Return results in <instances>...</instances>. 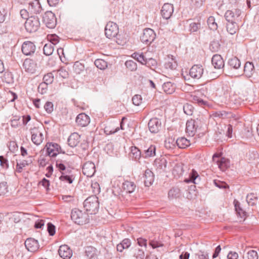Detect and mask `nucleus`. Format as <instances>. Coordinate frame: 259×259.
<instances>
[{
  "mask_svg": "<svg viewBox=\"0 0 259 259\" xmlns=\"http://www.w3.org/2000/svg\"><path fill=\"white\" fill-rule=\"evenodd\" d=\"M71 218L75 223L79 225L85 224L89 221V214L77 208H74L72 210Z\"/></svg>",
  "mask_w": 259,
  "mask_h": 259,
  "instance_id": "obj_1",
  "label": "nucleus"
},
{
  "mask_svg": "<svg viewBox=\"0 0 259 259\" xmlns=\"http://www.w3.org/2000/svg\"><path fill=\"white\" fill-rule=\"evenodd\" d=\"M83 206L91 214L96 213L99 207L98 198L95 195L89 197L84 200Z\"/></svg>",
  "mask_w": 259,
  "mask_h": 259,
  "instance_id": "obj_2",
  "label": "nucleus"
},
{
  "mask_svg": "<svg viewBox=\"0 0 259 259\" xmlns=\"http://www.w3.org/2000/svg\"><path fill=\"white\" fill-rule=\"evenodd\" d=\"M39 27V19L37 16H32L28 17L25 23V29L29 33L36 32Z\"/></svg>",
  "mask_w": 259,
  "mask_h": 259,
  "instance_id": "obj_3",
  "label": "nucleus"
},
{
  "mask_svg": "<svg viewBox=\"0 0 259 259\" xmlns=\"http://www.w3.org/2000/svg\"><path fill=\"white\" fill-rule=\"evenodd\" d=\"M42 20L46 26L49 28H54L57 24L55 15L51 11H47L44 14Z\"/></svg>",
  "mask_w": 259,
  "mask_h": 259,
  "instance_id": "obj_4",
  "label": "nucleus"
},
{
  "mask_svg": "<svg viewBox=\"0 0 259 259\" xmlns=\"http://www.w3.org/2000/svg\"><path fill=\"white\" fill-rule=\"evenodd\" d=\"M156 34L151 28H145L143 30L141 36V41L147 45L150 44L155 38Z\"/></svg>",
  "mask_w": 259,
  "mask_h": 259,
  "instance_id": "obj_5",
  "label": "nucleus"
},
{
  "mask_svg": "<svg viewBox=\"0 0 259 259\" xmlns=\"http://www.w3.org/2000/svg\"><path fill=\"white\" fill-rule=\"evenodd\" d=\"M118 33L117 24L112 22H109L105 28V34L107 37L112 38L115 37Z\"/></svg>",
  "mask_w": 259,
  "mask_h": 259,
  "instance_id": "obj_6",
  "label": "nucleus"
},
{
  "mask_svg": "<svg viewBox=\"0 0 259 259\" xmlns=\"http://www.w3.org/2000/svg\"><path fill=\"white\" fill-rule=\"evenodd\" d=\"M212 160L217 164L219 168L223 171H225L230 166L229 160L226 158L220 157L217 154L213 155Z\"/></svg>",
  "mask_w": 259,
  "mask_h": 259,
  "instance_id": "obj_7",
  "label": "nucleus"
},
{
  "mask_svg": "<svg viewBox=\"0 0 259 259\" xmlns=\"http://www.w3.org/2000/svg\"><path fill=\"white\" fill-rule=\"evenodd\" d=\"M241 12L239 9L227 10L225 14V17L228 22H237Z\"/></svg>",
  "mask_w": 259,
  "mask_h": 259,
  "instance_id": "obj_8",
  "label": "nucleus"
},
{
  "mask_svg": "<svg viewBox=\"0 0 259 259\" xmlns=\"http://www.w3.org/2000/svg\"><path fill=\"white\" fill-rule=\"evenodd\" d=\"M35 49L36 47L34 43L30 41L24 42L21 47L22 53L26 56H29L34 54Z\"/></svg>",
  "mask_w": 259,
  "mask_h": 259,
  "instance_id": "obj_9",
  "label": "nucleus"
},
{
  "mask_svg": "<svg viewBox=\"0 0 259 259\" xmlns=\"http://www.w3.org/2000/svg\"><path fill=\"white\" fill-rule=\"evenodd\" d=\"M148 127L152 133H157L161 128V120L158 118H151L148 122Z\"/></svg>",
  "mask_w": 259,
  "mask_h": 259,
  "instance_id": "obj_10",
  "label": "nucleus"
},
{
  "mask_svg": "<svg viewBox=\"0 0 259 259\" xmlns=\"http://www.w3.org/2000/svg\"><path fill=\"white\" fill-rule=\"evenodd\" d=\"M95 164L91 161L85 162L82 167V172L88 177H92L96 171Z\"/></svg>",
  "mask_w": 259,
  "mask_h": 259,
  "instance_id": "obj_11",
  "label": "nucleus"
},
{
  "mask_svg": "<svg viewBox=\"0 0 259 259\" xmlns=\"http://www.w3.org/2000/svg\"><path fill=\"white\" fill-rule=\"evenodd\" d=\"M198 121L193 119L188 120L186 123V132L191 137L194 136L198 127Z\"/></svg>",
  "mask_w": 259,
  "mask_h": 259,
  "instance_id": "obj_12",
  "label": "nucleus"
},
{
  "mask_svg": "<svg viewBox=\"0 0 259 259\" xmlns=\"http://www.w3.org/2000/svg\"><path fill=\"white\" fill-rule=\"evenodd\" d=\"M204 69L202 66L194 65L190 70V75L193 78L199 79L203 74Z\"/></svg>",
  "mask_w": 259,
  "mask_h": 259,
  "instance_id": "obj_13",
  "label": "nucleus"
},
{
  "mask_svg": "<svg viewBox=\"0 0 259 259\" xmlns=\"http://www.w3.org/2000/svg\"><path fill=\"white\" fill-rule=\"evenodd\" d=\"M23 67L25 70L29 73H34L36 70V64L30 59H26L23 62Z\"/></svg>",
  "mask_w": 259,
  "mask_h": 259,
  "instance_id": "obj_14",
  "label": "nucleus"
},
{
  "mask_svg": "<svg viewBox=\"0 0 259 259\" xmlns=\"http://www.w3.org/2000/svg\"><path fill=\"white\" fill-rule=\"evenodd\" d=\"M25 246L26 249L30 252H35L39 247L37 240L31 238H28L25 241Z\"/></svg>",
  "mask_w": 259,
  "mask_h": 259,
  "instance_id": "obj_15",
  "label": "nucleus"
},
{
  "mask_svg": "<svg viewBox=\"0 0 259 259\" xmlns=\"http://www.w3.org/2000/svg\"><path fill=\"white\" fill-rule=\"evenodd\" d=\"M60 256L63 259H70L72 255V251L67 245H63L60 246L58 250Z\"/></svg>",
  "mask_w": 259,
  "mask_h": 259,
  "instance_id": "obj_16",
  "label": "nucleus"
},
{
  "mask_svg": "<svg viewBox=\"0 0 259 259\" xmlns=\"http://www.w3.org/2000/svg\"><path fill=\"white\" fill-rule=\"evenodd\" d=\"M174 12L173 5L170 4H164L162 7L161 14L164 19L170 18Z\"/></svg>",
  "mask_w": 259,
  "mask_h": 259,
  "instance_id": "obj_17",
  "label": "nucleus"
},
{
  "mask_svg": "<svg viewBox=\"0 0 259 259\" xmlns=\"http://www.w3.org/2000/svg\"><path fill=\"white\" fill-rule=\"evenodd\" d=\"M75 121L78 125L86 126L90 122V118L85 113H82L77 116Z\"/></svg>",
  "mask_w": 259,
  "mask_h": 259,
  "instance_id": "obj_18",
  "label": "nucleus"
},
{
  "mask_svg": "<svg viewBox=\"0 0 259 259\" xmlns=\"http://www.w3.org/2000/svg\"><path fill=\"white\" fill-rule=\"evenodd\" d=\"M28 10L32 14L40 13L42 11V8L38 0H34L29 3Z\"/></svg>",
  "mask_w": 259,
  "mask_h": 259,
  "instance_id": "obj_19",
  "label": "nucleus"
},
{
  "mask_svg": "<svg viewBox=\"0 0 259 259\" xmlns=\"http://www.w3.org/2000/svg\"><path fill=\"white\" fill-rule=\"evenodd\" d=\"M144 179V182L145 186L146 187H149L151 186L154 180V176L153 172L149 169H147L145 171V173L143 176Z\"/></svg>",
  "mask_w": 259,
  "mask_h": 259,
  "instance_id": "obj_20",
  "label": "nucleus"
},
{
  "mask_svg": "<svg viewBox=\"0 0 259 259\" xmlns=\"http://www.w3.org/2000/svg\"><path fill=\"white\" fill-rule=\"evenodd\" d=\"M211 63L216 69H221L224 66V62L220 55H214L211 59Z\"/></svg>",
  "mask_w": 259,
  "mask_h": 259,
  "instance_id": "obj_21",
  "label": "nucleus"
},
{
  "mask_svg": "<svg viewBox=\"0 0 259 259\" xmlns=\"http://www.w3.org/2000/svg\"><path fill=\"white\" fill-rule=\"evenodd\" d=\"M80 141V136L77 133L70 135L68 139V145L71 147H76Z\"/></svg>",
  "mask_w": 259,
  "mask_h": 259,
  "instance_id": "obj_22",
  "label": "nucleus"
},
{
  "mask_svg": "<svg viewBox=\"0 0 259 259\" xmlns=\"http://www.w3.org/2000/svg\"><path fill=\"white\" fill-rule=\"evenodd\" d=\"M254 72V66L252 62H246L244 66V73L246 76L247 77H251Z\"/></svg>",
  "mask_w": 259,
  "mask_h": 259,
  "instance_id": "obj_23",
  "label": "nucleus"
},
{
  "mask_svg": "<svg viewBox=\"0 0 259 259\" xmlns=\"http://www.w3.org/2000/svg\"><path fill=\"white\" fill-rule=\"evenodd\" d=\"M122 188L126 193H132L135 191L136 186L133 182L125 181L123 183Z\"/></svg>",
  "mask_w": 259,
  "mask_h": 259,
  "instance_id": "obj_24",
  "label": "nucleus"
},
{
  "mask_svg": "<svg viewBox=\"0 0 259 259\" xmlns=\"http://www.w3.org/2000/svg\"><path fill=\"white\" fill-rule=\"evenodd\" d=\"M131 245V240L128 238H125L123 239L121 242L117 245V250L119 252H122L123 249L128 248Z\"/></svg>",
  "mask_w": 259,
  "mask_h": 259,
  "instance_id": "obj_25",
  "label": "nucleus"
},
{
  "mask_svg": "<svg viewBox=\"0 0 259 259\" xmlns=\"http://www.w3.org/2000/svg\"><path fill=\"white\" fill-rule=\"evenodd\" d=\"M44 139L43 135L39 132H37L36 133H33L31 136V140L32 142L36 145H40Z\"/></svg>",
  "mask_w": 259,
  "mask_h": 259,
  "instance_id": "obj_26",
  "label": "nucleus"
},
{
  "mask_svg": "<svg viewBox=\"0 0 259 259\" xmlns=\"http://www.w3.org/2000/svg\"><path fill=\"white\" fill-rule=\"evenodd\" d=\"M162 89L166 94H171L175 92L176 86L171 82H166L163 83Z\"/></svg>",
  "mask_w": 259,
  "mask_h": 259,
  "instance_id": "obj_27",
  "label": "nucleus"
},
{
  "mask_svg": "<svg viewBox=\"0 0 259 259\" xmlns=\"http://www.w3.org/2000/svg\"><path fill=\"white\" fill-rule=\"evenodd\" d=\"M227 30L230 34H234L238 30L237 22H228L226 25Z\"/></svg>",
  "mask_w": 259,
  "mask_h": 259,
  "instance_id": "obj_28",
  "label": "nucleus"
},
{
  "mask_svg": "<svg viewBox=\"0 0 259 259\" xmlns=\"http://www.w3.org/2000/svg\"><path fill=\"white\" fill-rule=\"evenodd\" d=\"M54 80V76L52 73H49L45 75L43 77L44 82L39 84L38 87V90L40 89V87L41 86H47L48 84H51L53 82Z\"/></svg>",
  "mask_w": 259,
  "mask_h": 259,
  "instance_id": "obj_29",
  "label": "nucleus"
},
{
  "mask_svg": "<svg viewBox=\"0 0 259 259\" xmlns=\"http://www.w3.org/2000/svg\"><path fill=\"white\" fill-rule=\"evenodd\" d=\"M130 156L135 160H139L141 156L140 150L135 146H132L131 148V152Z\"/></svg>",
  "mask_w": 259,
  "mask_h": 259,
  "instance_id": "obj_30",
  "label": "nucleus"
},
{
  "mask_svg": "<svg viewBox=\"0 0 259 259\" xmlns=\"http://www.w3.org/2000/svg\"><path fill=\"white\" fill-rule=\"evenodd\" d=\"M229 66L234 69H238L240 68V61L236 57L230 59L228 61Z\"/></svg>",
  "mask_w": 259,
  "mask_h": 259,
  "instance_id": "obj_31",
  "label": "nucleus"
},
{
  "mask_svg": "<svg viewBox=\"0 0 259 259\" xmlns=\"http://www.w3.org/2000/svg\"><path fill=\"white\" fill-rule=\"evenodd\" d=\"M190 145V140L185 137L177 139V146L179 148L184 149Z\"/></svg>",
  "mask_w": 259,
  "mask_h": 259,
  "instance_id": "obj_32",
  "label": "nucleus"
},
{
  "mask_svg": "<svg viewBox=\"0 0 259 259\" xmlns=\"http://www.w3.org/2000/svg\"><path fill=\"white\" fill-rule=\"evenodd\" d=\"M133 255L135 259H146L145 251L139 248L133 250Z\"/></svg>",
  "mask_w": 259,
  "mask_h": 259,
  "instance_id": "obj_33",
  "label": "nucleus"
},
{
  "mask_svg": "<svg viewBox=\"0 0 259 259\" xmlns=\"http://www.w3.org/2000/svg\"><path fill=\"white\" fill-rule=\"evenodd\" d=\"M156 147L154 145H151L148 149L144 150L143 156L145 158L152 157L155 155Z\"/></svg>",
  "mask_w": 259,
  "mask_h": 259,
  "instance_id": "obj_34",
  "label": "nucleus"
},
{
  "mask_svg": "<svg viewBox=\"0 0 259 259\" xmlns=\"http://www.w3.org/2000/svg\"><path fill=\"white\" fill-rule=\"evenodd\" d=\"M235 203V210L238 214V216H239L241 218H243V220H245L246 217V212L244 211L242 208L240 206V203L239 202L236 201L234 202Z\"/></svg>",
  "mask_w": 259,
  "mask_h": 259,
  "instance_id": "obj_35",
  "label": "nucleus"
},
{
  "mask_svg": "<svg viewBox=\"0 0 259 259\" xmlns=\"http://www.w3.org/2000/svg\"><path fill=\"white\" fill-rule=\"evenodd\" d=\"M96 254V249L92 246H87L85 249V255L89 258H93Z\"/></svg>",
  "mask_w": 259,
  "mask_h": 259,
  "instance_id": "obj_36",
  "label": "nucleus"
},
{
  "mask_svg": "<svg viewBox=\"0 0 259 259\" xmlns=\"http://www.w3.org/2000/svg\"><path fill=\"white\" fill-rule=\"evenodd\" d=\"M246 201L248 205L253 206L257 204L258 199L254 194L250 193L247 195Z\"/></svg>",
  "mask_w": 259,
  "mask_h": 259,
  "instance_id": "obj_37",
  "label": "nucleus"
},
{
  "mask_svg": "<svg viewBox=\"0 0 259 259\" xmlns=\"http://www.w3.org/2000/svg\"><path fill=\"white\" fill-rule=\"evenodd\" d=\"M32 162V160L30 158L29 160H23L20 162H17L16 170L18 172H21L23 168L26 165H28L29 163Z\"/></svg>",
  "mask_w": 259,
  "mask_h": 259,
  "instance_id": "obj_38",
  "label": "nucleus"
},
{
  "mask_svg": "<svg viewBox=\"0 0 259 259\" xmlns=\"http://www.w3.org/2000/svg\"><path fill=\"white\" fill-rule=\"evenodd\" d=\"M189 179V180L187 181L186 182H191L194 184H196L197 181L199 180V176L195 170H192V171L190 174Z\"/></svg>",
  "mask_w": 259,
  "mask_h": 259,
  "instance_id": "obj_39",
  "label": "nucleus"
},
{
  "mask_svg": "<svg viewBox=\"0 0 259 259\" xmlns=\"http://www.w3.org/2000/svg\"><path fill=\"white\" fill-rule=\"evenodd\" d=\"M94 64L98 68L101 70L105 69L107 67V63L103 59H96Z\"/></svg>",
  "mask_w": 259,
  "mask_h": 259,
  "instance_id": "obj_40",
  "label": "nucleus"
},
{
  "mask_svg": "<svg viewBox=\"0 0 259 259\" xmlns=\"http://www.w3.org/2000/svg\"><path fill=\"white\" fill-rule=\"evenodd\" d=\"M54 49L53 44L51 43L47 44L44 46L43 48L44 53L46 56H50L53 53Z\"/></svg>",
  "mask_w": 259,
  "mask_h": 259,
  "instance_id": "obj_41",
  "label": "nucleus"
},
{
  "mask_svg": "<svg viewBox=\"0 0 259 259\" xmlns=\"http://www.w3.org/2000/svg\"><path fill=\"white\" fill-rule=\"evenodd\" d=\"M215 116L219 117L222 118H229L232 116L231 112H228L224 110L218 111L215 113Z\"/></svg>",
  "mask_w": 259,
  "mask_h": 259,
  "instance_id": "obj_42",
  "label": "nucleus"
},
{
  "mask_svg": "<svg viewBox=\"0 0 259 259\" xmlns=\"http://www.w3.org/2000/svg\"><path fill=\"white\" fill-rule=\"evenodd\" d=\"M168 195L169 198H177L180 195V190L178 188H172L169 191Z\"/></svg>",
  "mask_w": 259,
  "mask_h": 259,
  "instance_id": "obj_43",
  "label": "nucleus"
},
{
  "mask_svg": "<svg viewBox=\"0 0 259 259\" xmlns=\"http://www.w3.org/2000/svg\"><path fill=\"white\" fill-rule=\"evenodd\" d=\"M221 45L218 40H213L210 44V50L213 52H217L220 49Z\"/></svg>",
  "mask_w": 259,
  "mask_h": 259,
  "instance_id": "obj_44",
  "label": "nucleus"
},
{
  "mask_svg": "<svg viewBox=\"0 0 259 259\" xmlns=\"http://www.w3.org/2000/svg\"><path fill=\"white\" fill-rule=\"evenodd\" d=\"M166 160L165 158H163L159 160H156L155 164L157 168L164 170L166 167Z\"/></svg>",
  "mask_w": 259,
  "mask_h": 259,
  "instance_id": "obj_45",
  "label": "nucleus"
},
{
  "mask_svg": "<svg viewBox=\"0 0 259 259\" xmlns=\"http://www.w3.org/2000/svg\"><path fill=\"white\" fill-rule=\"evenodd\" d=\"M164 66L166 69L174 70L177 67V63L174 59H171L170 60L165 63Z\"/></svg>",
  "mask_w": 259,
  "mask_h": 259,
  "instance_id": "obj_46",
  "label": "nucleus"
},
{
  "mask_svg": "<svg viewBox=\"0 0 259 259\" xmlns=\"http://www.w3.org/2000/svg\"><path fill=\"white\" fill-rule=\"evenodd\" d=\"M207 24L211 30H215L218 28V25L215 22L214 18L212 16L209 17L207 19Z\"/></svg>",
  "mask_w": 259,
  "mask_h": 259,
  "instance_id": "obj_47",
  "label": "nucleus"
},
{
  "mask_svg": "<svg viewBox=\"0 0 259 259\" xmlns=\"http://www.w3.org/2000/svg\"><path fill=\"white\" fill-rule=\"evenodd\" d=\"M191 101L194 103H197L199 105L202 106L206 104V102L196 95L191 96Z\"/></svg>",
  "mask_w": 259,
  "mask_h": 259,
  "instance_id": "obj_48",
  "label": "nucleus"
},
{
  "mask_svg": "<svg viewBox=\"0 0 259 259\" xmlns=\"http://www.w3.org/2000/svg\"><path fill=\"white\" fill-rule=\"evenodd\" d=\"M183 166L181 164H176L174 167L172 174L174 175L180 176L183 174Z\"/></svg>",
  "mask_w": 259,
  "mask_h": 259,
  "instance_id": "obj_49",
  "label": "nucleus"
},
{
  "mask_svg": "<svg viewBox=\"0 0 259 259\" xmlns=\"http://www.w3.org/2000/svg\"><path fill=\"white\" fill-rule=\"evenodd\" d=\"M84 66L78 62H75L73 66L74 71L76 74H80L84 70Z\"/></svg>",
  "mask_w": 259,
  "mask_h": 259,
  "instance_id": "obj_50",
  "label": "nucleus"
},
{
  "mask_svg": "<svg viewBox=\"0 0 259 259\" xmlns=\"http://www.w3.org/2000/svg\"><path fill=\"white\" fill-rule=\"evenodd\" d=\"M245 257L247 259H258V255L255 250H250L247 251Z\"/></svg>",
  "mask_w": 259,
  "mask_h": 259,
  "instance_id": "obj_51",
  "label": "nucleus"
},
{
  "mask_svg": "<svg viewBox=\"0 0 259 259\" xmlns=\"http://www.w3.org/2000/svg\"><path fill=\"white\" fill-rule=\"evenodd\" d=\"M125 65L131 71L136 70L137 69V64L133 60L126 61Z\"/></svg>",
  "mask_w": 259,
  "mask_h": 259,
  "instance_id": "obj_52",
  "label": "nucleus"
},
{
  "mask_svg": "<svg viewBox=\"0 0 259 259\" xmlns=\"http://www.w3.org/2000/svg\"><path fill=\"white\" fill-rule=\"evenodd\" d=\"M165 145L167 148H174L177 145V140L176 141L174 138H169L165 141Z\"/></svg>",
  "mask_w": 259,
  "mask_h": 259,
  "instance_id": "obj_53",
  "label": "nucleus"
},
{
  "mask_svg": "<svg viewBox=\"0 0 259 259\" xmlns=\"http://www.w3.org/2000/svg\"><path fill=\"white\" fill-rule=\"evenodd\" d=\"M58 72L60 76L62 77L63 78H67L69 76V73L68 72V70L65 67H61L58 70Z\"/></svg>",
  "mask_w": 259,
  "mask_h": 259,
  "instance_id": "obj_54",
  "label": "nucleus"
},
{
  "mask_svg": "<svg viewBox=\"0 0 259 259\" xmlns=\"http://www.w3.org/2000/svg\"><path fill=\"white\" fill-rule=\"evenodd\" d=\"M65 163V160H62L60 159H58L56 161V167L58 168V169L61 171L65 170L66 169V166L64 165Z\"/></svg>",
  "mask_w": 259,
  "mask_h": 259,
  "instance_id": "obj_55",
  "label": "nucleus"
},
{
  "mask_svg": "<svg viewBox=\"0 0 259 259\" xmlns=\"http://www.w3.org/2000/svg\"><path fill=\"white\" fill-rule=\"evenodd\" d=\"M183 109L187 115H191L193 114L194 108L191 105L186 104L184 106Z\"/></svg>",
  "mask_w": 259,
  "mask_h": 259,
  "instance_id": "obj_56",
  "label": "nucleus"
},
{
  "mask_svg": "<svg viewBox=\"0 0 259 259\" xmlns=\"http://www.w3.org/2000/svg\"><path fill=\"white\" fill-rule=\"evenodd\" d=\"M59 179L62 181L68 182L69 184H71L73 182L72 177L65 175L63 172H62V175L59 177Z\"/></svg>",
  "mask_w": 259,
  "mask_h": 259,
  "instance_id": "obj_57",
  "label": "nucleus"
},
{
  "mask_svg": "<svg viewBox=\"0 0 259 259\" xmlns=\"http://www.w3.org/2000/svg\"><path fill=\"white\" fill-rule=\"evenodd\" d=\"M8 192L7 183L6 182L0 183V196L5 194Z\"/></svg>",
  "mask_w": 259,
  "mask_h": 259,
  "instance_id": "obj_58",
  "label": "nucleus"
},
{
  "mask_svg": "<svg viewBox=\"0 0 259 259\" xmlns=\"http://www.w3.org/2000/svg\"><path fill=\"white\" fill-rule=\"evenodd\" d=\"M44 109L48 113H51L54 110L53 104L51 102H47L44 105Z\"/></svg>",
  "mask_w": 259,
  "mask_h": 259,
  "instance_id": "obj_59",
  "label": "nucleus"
},
{
  "mask_svg": "<svg viewBox=\"0 0 259 259\" xmlns=\"http://www.w3.org/2000/svg\"><path fill=\"white\" fill-rule=\"evenodd\" d=\"M47 152L50 157H55L57 155V153L55 151V149L52 147L51 144H49V147H47Z\"/></svg>",
  "mask_w": 259,
  "mask_h": 259,
  "instance_id": "obj_60",
  "label": "nucleus"
},
{
  "mask_svg": "<svg viewBox=\"0 0 259 259\" xmlns=\"http://www.w3.org/2000/svg\"><path fill=\"white\" fill-rule=\"evenodd\" d=\"M0 165L5 169L9 167V163L8 160L3 156H0Z\"/></svg>",
  "mask_w": 259,
  "mask_h": 259,
  "instance_id": "obj_61",
  "label": "nucleus"
},
{
  "mask_svg": "<svg viewBox=\"0 0 259 259\" xmlns=\"http://www.w3.org/2000/svg\"><path fill=\"white\" fill-rule=\"evenodd\" d=\"M142 97L139 95H136L132 98L133 103L136 106H139L142 102Z\"/></svg>",
  "mask_w": 259,
  "mask_h": 259,
  "instance_id": "obj_62",
  "label": "nucleus"
},
{
  "mask_svg": "<svg viewBox=\"0 0 259 259\" xmlns=\"http://www.w3.org/2000/svg\"><path fill=\"white\" fill-rule=\"evenodd\" d=\"M200 27V23L192 22L190 24L189 28L191 32H196Z\"/></svg>",
  "mask_w": 259,
  "mask_h": 259,
  "instance_id": "obj_63",
  "label": "nucleus"
},
{
  "mask_svg": "<svg viewBox=\"0 0 259 259\" xmlns=\"http://www.w3.org/2000/svg\"><path fill=\"white\" fill-rule=\"evenodd\" d=\"M47 230L50 236H53L55 234V226L51 223L47 224Z\"/></svg>",
  "mask_w": 259,
  "mask_h": 259,
  "instance_id": "obj_64",
  "label": "nucleus"
}]
</instances>
